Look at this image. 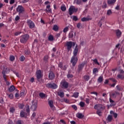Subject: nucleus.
I'll return each mask as SVG.
<instances>
[{"label": "nucleus", "instance_id": "obj_42", "mask_svg": "<svg viewBox=\"0 0 124 124\" xmlns=\"http://www.w3.org/2000/svg\"><path fill=\"white\" fill-rule=\"evenodd\" d=\"M62 31L57 33L55 36L56 38L58 39L59 37H60L61 36V34H62Z\"/></svg>", "mask_w": 124, "mask_h": 124}, {"label": "nucleus", "instance_id": "obj_7", "mask_svg": "<svg viewBox=\"0 0 124 124\" xmlns=\"http://www.w3.org/2000/svg\"><path fill=\"white\" fill-rule=\"evenodd\" d=\"M124 71L122 69L119 70V74L117 75V78L121 79H124Z\"/></svg>", "mask_w": 124, "mask_h": 124}, {"label": "nucleus", "instance_id": "obj_30", "mask_svg": "<svg viewBox=\"0 0 124 124\" xmlns=\"http://www.w3.org/2000/svg\"><path fill=\"white\" fill-rule=\"evenodd\" d=\"M49 41H54V36L52 35H50L48 38Z\"/></svg>", "mask_w": 124, "mask_h": 124}, {"label": "nucleus", "instance_id": "obj_20", "mask_svg": "<svg viewBox=\"0 0 124 124\" xmlns=\"http://www.w3.org/2000/svg\"><path fill=\"white\" fill-rule=\"evenodd\" d=\"M122 35V32L120 30H116V36L120 38Z\"/></svg>", "mask_w": 124, "mask_h": 124}, {"label": "nucleus", "instance_id": "obj_54", "mask_svg": "<svg viewBox=\"0 0 124 124\" xmlns=\"http://www.w3.org/2000/svg\"><path fill=\"white\" fill-rule=\"evenodd\" d=\"M13 73L16 76L17 78H19V75L18 73L16 72V71H14Z\"/></svg>", "mask_w": 124, "mask_h": 124}, {"label": "nucleus", "instance_id": "obj_16", "mask_svg": "<svg viewBox=\"0 0 124 124\" xmlns=\"http://www.w3.org/2000/svg\"><path fill=\"white\" fill-rule=\"evenodd\" d=\"M117 0H108V4H114Z\"/></svg>", "mask_w": 124, "mask_h": 124}, {"label": "nucleus", "instance_id": "obj_52", "mask_svg": "<svg viewBox=\"0 0 124 124\" xmlns=\"http://www.w3.org/2000/svg\"><path fill=\"white\" fill-rule=\"evenodd\" d=\"M107 7V5L106 2H104L103 5V8H106Z\"/></svg>", "mask_w": 124, "mask_h": 124}, {"label": "nucleus", "instance_id": "obj_21", "mask_svg": "<svg viewBox=\"0 0 124 124\" xmlns=\"http://www.w3.org/2000/svg\"><path fill=\"white\" fill-rule=\"evenodd\" d=\"M112 119V115H108V118H107V121H108V122H110Z\"/></svg>", "mask_w": 124, "mask_h": 124}, {"label": "nucleus", "instance_id": "obj_23", "mask_svg": "<svg viewBox=\"0 0 124 124\" xmlns=\"http://www.w3.org/2000/svg\"><path fill=\"white\" fill-rule=\"evenodd\" d=\"M15 89V86L12 85V86H11L9 88V91L10 93H12L14 91Z\"/></svg>", "mask_w": 124, "mask_h": 124}, {"label": "nucleus", "instance_id": "obj_39", "mask_svg": "<svg viewBox=\"0 0 124 124\" xmlns=\"http://www.w3.org/2000/svg\"><path fill=\"white\" fill-rule=\"evenodd\" d=\"M25 57H24L23 55L21 56L20 57V61H21V62H24V60H25Z\"/></svg>", "mask_w": 124, "mask_h": 124}, {"label": "nucleus", "instance_id": "obj_11", "mask_svg": "<svg viewBox=\"0 0 124 124\" xmlns=\"http://www.w3.org/2000/svg\"><path fill=\"white\" fill-rule=\"evenodd\" d=\"M37 108V103L36 102H33V104L32 106H31V109L32 111H34L36 110V108Z\"/></svg>", "mask_w": 124, "mask_h": 124}, {"label": "nucleus", "instance_id": "obj_60", "mask_svg": "<svg viewBox=\"0 0 124 124\" xmlns=\"http://www.w3.org/2000/svg\"><path fill=\"white\" fill-rule=\"evenodd\" d=\"M35 116H36V113L35 112H34L33 113V114H32L31 117H32V118H35Z\"/></svg>", "mask_w": 124, "mask_h": 124}, {"label": "nucleus", "instance_id": "obj_41", "mask_svg": "<svg viewBox=\"0 0 124 124\" xmlns=\"http://www.w3.org/2000/svg\"><path fill=\"white\" fill-rule=\"evenodd\" d=\"M84 78L86 81H88L90 79V77L89 76H85Z\"/></svg>", "mask_w": 124, "mask_h": 124}, {"label": "nucleus", "instance_id": "obj_13", "mask_svg": "<svg viewBox=\"0 0 124 124\" xmlns=\"http://www.w3.org/2000/svg\"><path fill=\"white\" fill-rule=\"evenodd\" d=\"M55 74L52 71L50 72L49 75H48V78L50 80H53L55 78Z\"/></svg>", "mask_w": 124, "mask_h": 124}, {"label": "nucleus", "instance_id": "obj_43", "mask_svg": "<svg viewBox=\"0 0 124 124\" xmlns=\"http://www.w3.org/2000/svg\"><path fill=\"white\" fill-rule=\"evenodd\" d=\"M16 124H24V122L22 120H18L16 122Z\"/></svg>", "mask_w": 124, "mask_h": 124}, {"label": "nucleus", "instance_id": "obj_8", "mask_svg": "<svg viewBox=\"0 0 124 124\" xmlns=\"http://www.w3.org/2000/svg\"><path fill=\"white\" fill-rule=\"evenodd\" d=\"M46 87L48 88H51L52 89H56L58 88V86L55 83H48L46 84Z\"/></svg>", "mask_w": 124, "mask_h": 124}, {"label": "nucleus", "instance_id": "obj_14", "mask_svg": "<svg viewBox=\"0 0 124 124\" xmlns=\"http://www.w3.org/2000/svg\"><path fill=\"white\" fill-rule=\"evenodd\" d=\"M119 94H120V93L119 92H115L111 93V95H110V96H111L112 98H116L117 95Z\"/></svg>", "mask_w": 124, "mask_h": 124}, {"label": "nucleus", "instance_id": "obj_1", "mask_svg": "<svg viewBox=\"0 0 124 124\" xmlns=\"http://www.w3.org/2000/svg\"><path fill=\"white\" fill-rule=\"evenodd\" d=\"M78 47L77 46H76V48L74 51V56L72 57L71 60V63H72L73 66H75L76 65L78 61V59L77 57L78 52Z\"/></svg>", "mask_w": 124, "mask_h": 124}, {"label": "nucleus", "instance_id": "obj_46", "mask_svg": "<svg viewBox=\"0 0 124 124\" xmlns=\"http://www.w3.org/2000/svg\"><path fill=\"white\" fill-rule=\"evenodd\" d=\"M25 53L26 55H29L30 54V51L29 49H27L25 51Z\"/></svg>", "mask_w": 124, "mask_h": 124}, {"label": "nucleus", "instance_id": "obj_61", "mask_svg": "<svg viewBox=\"0 0 124 124\" xmlns=\"http://www.w3.org/2000/svg\"><path fill=\"white\" fill-rule=\"evenodd\" d=\"M15 3V0H11L10 1V4H13Z\"/></svg>", "mask_w": 124, "mask_h": 124}, {"label": "nucleus", "instance_id": "obj_58", "mask_svg": "<svg viewBox=\"0 0 124 124\" xmlns=\"http://www.w3.org/2000/svg\"><path fill=\"white\" fill-rule=\"evenodd\" d=\"M64 101L67 104L69 103V100L68 99H66H66H64Z\"/></svg>", "mask_w": 124, "mask_h": 124}, {"label": "nucleus", "instance_id": "obj_63", "mask_svg": "<svg viewBox=\"0 0 124 124\" xmlns=\"http://www.w3.org/2000/svg\"><path fill=\"white\" fill-rule=\"evenodd\" d=\"M8 124H13V122L12 121V120L9 119Z\"/></svg>", "mask_w": 124, "mask_h": 124}, {"label": "nucleus", "instance_id": "obj_25", "mask_svg": "<svg viewBox=\"0 0 124 124\" xmlns=\"http://www.w3.org/2000/svg\"><path fill=\"white\" fill-rule=\"evenodd\" d=\"M48 104L51 108L54 107L53 101L52 100H49L48 101Z\"/></svg>", "mask_w": 124, "mask_h": 124}, {"label": "nucleus", "instance_id": "obj_51", "mask_svg": "<svg viewBox=\"0 0 124 124\" xmlns=\"http://www.w3.org/2000/svg\"><path fill=\"white\" fill-rule=\"evenodd\" d=\"M2 74H3V78H4V80H5V81L6 82V81H7V78H6V75H5L4 72H2Z\"/></svg>", "mask_w": 124, "mask_h": 124}, {"label": "nucleus", "instance_id": "obj_29", "mask_svg": "<svg viewBox=\"0 0 124 124\" xmlns=\"http://www.w3.org/2000/svg\"><path fill=\"white\" fill-rule=\"evenodd\" d=\"M59 30V27L58 25H55L53 28V30L54 31H57Z\"/></svg>", "mask_w": 124, "mask_h": 124}, {"label": "nucleus", "instance_id": "obj_38", "mask_svg": "<svg viewBox=\"0 0 124 124\" xmlns=\"http://www.w3.org/2000/svg\"><path fill=\"white\" fill-rule=\"evenodd\" d=\"M61 10H62V11H65L66 8V6L64 5L61 6Z\"/></svg>", "mask_w": 124, "mask_h": 124}, {"label": "nucleus", "instance_id": "obj_35", "mask_svg": "<svg viewBox=\"0 0 124 124\" xmlns=\"http://www.w3.org/2000/svg\"><path fill=\"white\" fill-rule=\"evenodd\" d=\"M112 13V11L111 10H108V12H107V15H108V16H110V15H111Z\"/></svg>", "mask_w": 124, "mask_h": 124}, {"label": "nucleus", "instance_id": "obj_50", "mask_svg": "<svg viewBox=\"0 0 124 124\" xmlns=\"http://www.w3.org/2000/svg\"><path fill=\"white\" fill-rule=\"evenodd\" d=\"M93 62L98 65H99V63L98 62L97 60L96 59L93 60Z\"/></svg>", "mask_w": 124, "mask_h": 124}, {"label": "nucleus", "instance_id": "obj_10", "mask_svg": "<svg viewBox=\"0 0 124 124\" xmlns=\"http://www.w3.org/2000/svg\"><path fill=\"white\" fill-rule=\"evenodd\" d=\"M16 11L17 12H19V14L21 13H23L24 11V9L23 7L21 5H19L16 8Z\"/></svg>", "mask_w": 124, "mask_h": 124}, {"label": "nucleus", "instance_id": "obj_24", "mask_svg": "<svg viewBox=\"0 0 124 124\" xmlns=\"http://www.w3.org/2000/svg\"><path fill=\"white\" fill-rule=\"evenodd\" d=\"M77 117L79 119H82L84 117V115L81 113H78L77 114Z\"/></svg>", "mask_w": 124, "mask_h": 124}, {"label": "nucleus", "instance_id": "obj_55", "mask_svg": "<svg viewBox=\"0 0 124 124\" xmlns=\"http://www.w3.org/2000/svg\"><path fill=\"white\" fill-rule=\"evenodd\" d=\"M72 107L75 109V110H77V107L75 105H73L72 106Z\"/></svg>", "mask_w": 124, "mask_h": 124}, {"label": "nucleus", "instance_id": "obj_2", "mask_svg": "<svg viewBox=\"0 0 124 124\" xmlns=\"http://www.w3.org/2000/svg\"><path fill=\"white\" fill-rule=\"evenodd\" d=\"M30 36L28 34H24L20 37V41L22 44H25L29 40Z\"/></svg>", "mask_w": 124, "mask_h": 124}, {"label": "nucleus", "instance_id": "obj_37", "mask_svg": "<svg viewBox=\"0 0 124 124\" xmlns=\"http://www.w3.org/2000/svg\"><path fill=\"white\" fill-rule=\"evenodd\" d=\"M15 111V108L13 107H12L10 109V113H13Z\"/></svg>", "mask_w": 124, "mask_h": 124}, {"label": "nucleus", "instance_id": "obj_34", "mask_svg": "<svg viewBox=\"0 0 124 124\" xmlns=\"http://www.w3.org/2000/svg\"><path fill=\"white\" fill-rule=\"evenodd\" d=\"M48 55H46V56L44 57V61L45 62H47V61H48Z\"/></svg>", "mask_w": 124, "mask_h": 124}, {"label": "nucleus", "instance_id": "obj_36", "mask_svg": "<svg viewBox=\"0 0 124 124\" xmlns=\"http://www.w3.org/2000/svg\"><path fill=\"white\" fill-rule=\"evenodd\" d=\"M20 116L21 117H25L26 115L25 112L23 111H21L20 112Z\"/></svg>", "mask_w": 124, "mask_h": 124}, {"label": "nucleus", "instance_id": "obj_27", "mask_svg": "<svg viewBox=\"0 0 124 124\" xmlns=\"http://www.w3.org/2000/svg\"><path fill=\"white\" fill-rule=\"evenodd\" d=\"M39 96L41 98H44L45 97H46L47 96L46 95V94L43 93H40L39 94Z\"/></svg>", "mask_w": 124, "mask_h": 124}, {"label": "nucleus", "instance_id": "obj_31", "mask_svg": "<svg viewBox=\"0 0 124 124\" xmlns=\"http://www.w3.org/2000/svg\"><path fill=\"white\" fill-rule=\"evenodd\" d=\"M71 18H72L73 21H76V22L78 20V17L76 16H71Z\"/></svg>", "mask_w": 124, "mask_h": 124}, {"label": "nucleus", "instance_id": "obj_44", "mask_svg": "<svg viewBox=\"0 0 124 124\" xmlns=\"http://www.w3.org/2000/svg\"><path fill=\"white\" fill-rule=\"evenodd\" d=\"M7 95L8 96V97L10 99H12L14 98V96H13V94L12 93H11V94H7Z\"/></svg>", "mask_w": 124, "mask_h": 124}, {"label": "nucleus", "instance_id": "obj_59", "mask_svg": "<svg viewBox=\"0 0 124 124\" xmlns=\"http://www.w3.org/2000/svg\"><path fill=\"white\" fill-rule=\"evenodd\" d=\"M26 111L28 113L30 112V107L29 106H28L27 107Z\"/></svg>", "mask_w": 124, "mask_h": 124}, {"label": "nucleus", "instance_id": "obj_45", "mask_svg": "<svg viewBox=\"0 0 124 124\" xmlns=\"http://www.w3.org/2000/svg\"><path fill=\"white\" fill-rule=\"evenodd\" d=\"M79 105L81 108H83L85 106V103L83 102H80L79 103Z\"/></svg>", "mask_w": 124, "mask_h": 124}, {"label": "nucleus", "instance_id": "obj_28", "mask_svg": "<svg viewBox=\"0 0 124 124\" xmlns=\"http://www.w3.org/2000/svg\"><path fill=\"white\" fill-rule=\"evenodd\" d=\"M98 82L99 83H102V81H103V77L102 76H100L99 77V78H98Z\"/></svg>", "mask_w": 124, "mask_h": 124}, {"label": "nucleus", "instance_id": "obj_17", "mask_svg": "<svg viewBox=\"0 0 124 124\" xmlns=\"http://www.w3.org/2000/svg\"><path fill=\"white\" fill-rule=\"evenodd\" d=\"M84 66H85V63H82V64L79 65H78V70L79 71H81Z\"/></svg>", "mask_w": 124, "mask_h": 124}, {"label": "nucleus", "instance_id": "obj_56", "mask_svg": "<svg viewBox=\"0 0 124 124\" xmlns=\"http://www.w3.org/2000/svg\"><path fill=\"white\" fill-rule=\"evenodd\" d=\"M20 19V17L18 16H16V18H15V20L16 21H18V20H19Z\"/></svg>", "mask_w": 124, "mask_h": 124}, {"label": "nucleus", "instance_id": "obj_9", "mask_svg": "<svg viewBox=\"0 0 124 124\" xmlns=\"http://www.w3.org/2000/svg\"><path fill=\"white\" fill-rule=\"evenodd\" d=\"M75 44L74 42H68L66 43V46L67 47V50L69 51L71 49V48H72V46H75Z\"/></svg>", "mask_w": 124, "mask_h": 124}, {"label": "nucleus", "instance_id": "obj_48", "mask_svg": "<svg viewBox=\"0 0 124 124\" xmlns=\"http://www.w3.org/2000/svg\"><path fill=\"white\" fill-rule=\"evenodd\" d=\"M98 69L97 68H94L93 70V74H96L97 72H98Z\"/></svg>", "mask_w": 124, "mask_h": 124}, {"label": "nucleus", "instance_id": "obj_4", "mask_svg": "<svg viewBox=\"0 0 124 124\" xmlns=\"http://www.w3.org/2000/svg\"><path fill=\"white\" fill-rule=\"evenodd\" d=\"M78 9L75 8L74 6H71L69 9V13L70 15H72L74 12H77Z\"/></svg>", "mask_w": 124, "mask_h": 124}, {"label": "nucleus", "instance_id": "obj_57", "mask_svg": "<svg viewBox=\"0 0 124 124\" xmlns=\"http://www.w3.org/2000/svg\"><path fill=\"white\" fill-rule=\"evenodd\" d=\"M112 116L114 117V118H117V117L118 116V114H117V113L115 112L114 113H113Z\"/></svg>", "mask_w": 124, "mask_h": 124}, {"label": "nucleus", "instance_id": "obj_33", "mask_svg": "<svg viewBox=\"0 0 124 124\" xmlns=\"http://www.w3.org/2000/svg\"><path fill=\"white\" fill-rule=\"evenodd\" d=\"M69 31V27H66L63 30V33H66Z\"/></svg>", "mask_w": 124, "mask_h": 124}, {"label": "nucleus", "instance_id": "obj_22", "mask_svg": "<svg viewBox=\"0 0 124 124\" xmlns=\"http://www.w3.org/2000/svg\"><path fill=\"white\" fill-rule=\"evenodd\" d=\"M58 94L61 98H63L64 96V94L63 92H58Z\"/></svg>", "mask_w": 124, "mask_h": 124}, {"label": "nucleus", "instance_id": "obj_19", "mask_svg": "<svg viewBox=\"0 0 124 124\" xmlns=\"http://www.w3.org/2000/svg\"><path fill=\"white\" fill-rule=\"evenodd\" d=\"M109 102L110 103V107L115 106L116 105V103L111 98H109Z\"/></svg>", "mask_w": 124, "mask_h": 124}, {"label": "nucleus", "instance_id": "obj_40", "mask_svg": "<svg viewBox=\"0 0 124 124\" xmlns=\"http://www.w3.org/2000/svg\"><path fill=\"white\" fill-rule=\"evenodd\" d=\"M74 37V33L73 32H70L69 34V38H72Z\"/></svg>", "mask_w": 124, "mask_h": 124}, {"label": "nucleus", "instance_id": "obj_12", "mask_svg": "<svg viewBox=\"0 0 124 124\" xmlns=\"http://www.w3.org/2000/svg\"><path fill=\"white\" fill-rule=\"evenodd\" d=\"M37 78L38 79H40L42 77L41 71L40 70H37L36 72Z\"/></svg>", "mask_w": 124, "mask_h": 124}, {"label": "nucleus", "instance_id": "obj_3", "mask_svg": "<svg viewBox=\"0 0 124 124\" xmlns=\"http://www.w3.org/2000/svg\"><path fill=\"white\" fill-rule=\"evenodd\" d=\"M94 109L98 110H102L105 109V106L104 105L102 104H96L94 107Z\"/></svg>", "mask_w": 124, "mask_h": 124}, {"label": "nucleus", "instance_id": "obj_64", "mask_svg": "<svg viewBox=\"0 0 124 124\" xmlns=\"http://www.w3.org/2000/svg\"><path fill=\"white\" fill-rule=\"evenodd\" d=\"M71 124H76V122L74 121H70Z\"/></svg>", "mask_w": 124, "mask_h": 124}, {"label": "nucleus", "instance_id": "obj_49", "mask_svg": "<svg viewBox=\"0 0 124 124\" xmlns=\"http://www.w3.org/2000/svg\"><path fill=\"white\" fill-rule=\"evenodd\" d=\"M20 34H21V32L17 31V32H15V35L16 36H17L19 35Z\"/></svg>", "mask_w": 124, "mask_h": 124}, {"label": "nucleus", "instance_id": "obj_47", "mask_svg": "<svg viewBox=\"0 0 124 124\" xmlns=\"http://www.w3.org/2000/svg\"><path fill=\"white\" fill-rule=\"evenodd\" d=\"M24 105L23 104H19L18 107L20 109H23L24 108Z\"/></svg>", "mask_w": 124, "mask_h": 124}, {"label": "nucleus", "instance_id": "obj_62", "mask_svg": "<svg viewBox=\"0 0 124 124\" xmlns=\"http://www.w3.org/2000/svg\"><path fill=\"white\" fill-rule=\"evenodd\" d=\"M86 102L87 104H89L90 103V99L89 98H86Z\"/></svg>", "mask_w": 124, "mask_h": 124}, {"label": "nucleus", "instance_id": "obj_5", "mask_svg": "<svg viewBox=\"0 0 124 124\" xmlns=\"http://www.w3.org/2000/svg\"><path fill=\"white\" fill-rule=\"evenodd\" d=\"M68 85V83L65 80H62L61 82V86L62 89H67Z\"/></svg>", "mask_w": 124, "mask_h": 124}, {"label": "nucleus", "instance_id": "obj_15", "mask_svg": "<svg viewBox=\"0 0 124 124\" xmlns=\"http://www.w3.org/2000/svg\"><path fill=\"white\" fill-rule=\"evenodd\" d=\"M89 20H92V18L90 17H83L81 19V21L82 22H86V21H88Z\"/></svg>", "mask_w": 124, "mask_h": 124}, {"label": "nucleus", "instance_id": "obj_6", "mask_svg": "<svg viewBox=\"0 0 124 124\" xmlns=\"http://www.w3.org/2000/svg\"><path fill=\"white\" fill-rule=\"evenodd\" d=\"M27 24L28 25L31 29H33L35 28V24L33 21H32L30 19H28L27 20Z\"/></svg>", "mask_w": 124, "mask_h": 124}, {"label": "nucleus", "instance_id": "obj_18", "mask_svg": "<svg viewBox=\"0 0 124 124\" xmlns=\"http://www.w3.org/2000/svg\"><path fill=\"white\" fill-rule=\"evenodd\" d=\"M46 11L47 12H48V13H51V12H52V9L50 8V6L49 5H47Z\"/></svg>", "mask_w": 124, "mask_h": 124}, {"label": "nucleus", "instance_id": "obj_32", "mask_svg": "<svg viewBox=\"0 0 124 124\" xmlns=\"http://www.w3.org/2000/svg\"><path fill=\"white\" fill-rule=\"evenodd\" d=\"M15 57L13 55L10 56V61L11 62H14L15 61Z\"/></svg>", "mask_w": 124, "mask_h": 124}, {"label": "nucleus", "instance_id": "obj_53", "mask_svg": "<svg viewBox=\"0 0 124 124\" xmlns=\"http://www.w3.org/2000/svg\"><path fill=\"white\" fill-rule=\"evenodd\" d=\"M77 27L78 29H80L81 27V24L80 23H78Z\"/></svg>", "mask_w": 124, "mask_h": 124}, {"label": "nucleus", "instance_id": "obj_26", "mask_svg": "<svg viewBox=\"0 0 124 124\" xmlns=\"http://www.w3.org/2000/svg\"><path fill=\"white\" fill-rule=\"evenodd\" d=\"M79 96V93L78 92H76L72 96L73 97H75V98H78Z\"/></svg>", "mask_w": 124, "mask_h": 124}]
</instances>
